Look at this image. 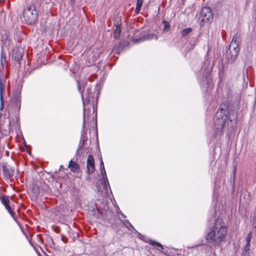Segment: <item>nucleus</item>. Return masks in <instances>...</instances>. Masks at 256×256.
<instances>
[{
  "mask_svg": "<svg viewBox=\"0 0 256 256\" xmlns=\"http://www.w3.org/2000/svg\"><path fill=\"white\" fill-rule=\"evenodd\" d=\"M227 234V228L220 218H217L214 226L206 236V242L218 246L224 240Z\"/></svg>",
  "mask_w": 256,
  "mask_h": 256,
  "instance_id": "1",
  "label": "nucleus"
},
{
  "mask_svg": "<svg viewBox=\"0 0 256 256\" xmlns=\"http://www.w3.org/2000/svg\"><path fill=\"white\" fill-rule=\"evenodd\" d=\"M40 3L36 2L28 6L23 10V16L27 24H34L38 20Z\"/></svg>",
  "mask_w": 256,
  "mask_h": 256,
  "instance_id": "2",
  "label": "nucleus"
},
{
  "mask_svg": "<svg viewBox=\"0 0 256 256\" xmlns=\"http://www.w3.org/2000/svg\"><path fill=\"white\" fill-rule=\"evenodd\" d=\"M239 39L238 34H234L226 50V60L228 64L234 63L238 56L240 52Z\"/></svg>",
  "mask_w": 256,
  "mask_h": 256,
  "instance_id": "3",
  "label": "nucleus"
},
{
  "mask_svg": "<svg viewBox=\"0 0 256 256\" xmlns=\"http://www.w3.org/2000/svg\"><path fill=\"white\" fill-rule=\"evenodd\" d=\"M227 116L221 112H218L214 119L215 128L216 130V134L220 136L222 133L223 128L226 124Z\"/></svg>",
  "mask_w": 256,
  "mask_h": 256,
  "instance_id": "4",
  "label": "nucleus"
},
{
  "mask_svg": "<svg viewBox=\"0 0 256 256\" xmlns=\"http://www.w3.org/2000/svg\"><path fill=\"white\" fill-rule=\"evenodd\" d=\"M201 22H211L214 18L212 10L209 7L202 8L200 12Z\"/></svg>",
  "mask_w": 256,
  "mask_h": 256,
  "instance_id": "5",
  "label": "nucleus"
},
{
  "mask_svg": "<svg viewBox=\"0 0 256 256\" xmlns=\"http://www.w3.org/2000/svg\"><path fill=\"white\" fill-rule=\"evenodd\" d=\"M2 168L4 177L7 178L13 176L14 174V168L8 164L7 163L3 164Z\"/></svg>",
  "mask_w": 256,
  "mask_h": 256,
  "instance_id": "6",
  "label": "nucleus"
},
{
  "mask_svg": "<svg viewBox=\"0 0 256 256\" xmlns=\"http://www.w3.org/2000/svg\"><path fill=\"white\" fill-rule=\"evenodd\" d=\"M100 170H101V174H102V178L103 180L102 183L104 184V187L106 190H107L108 187L110 188V184H109V182H108V178L106 176V170L104 168V164L102 159H101V160H100Z\"/></svg>",
  "mask_w": 256,
  "mask_h": 256,
  "instance_id": "7",
  "label": "nucleus"
},
{
  "mask_svg": "<svg viewBox=\"0 0 256 256\" xmlns=\"http://www.w3.org/2000/svg\"><path fill=\"white\" fill-rule=\"evenodd\" d=\"M78 89L82 94V98L83 100L84 105V106L86 104V102H90V98L91 96H92V89L90 88L87 89V93L86 94H87L88 96H86V100H84L83 90L82 88V86L80 85L79 82H78Z\"/></svg>",
  "mask_w": 256,
  "mask_h": 256,
  "instance_id": "8",
  "label": "nucleus"
},
{
  "mask_svg": "<svg viewBox=\"0 0 256 256\" xmlns=\"http://www.w3.org/2000/svg\"><path fill=\"white\" fill-rule=\"evenodd\" d=\"M94 170V162L93 158L89 155L87 160V170L88 173L92 174Z\"/></svg>",
  "mask_w": 256,
  "mask_h": 256,
  "instance_id": "9",
  "label": "nucleus"
},
{
  "mask_svg": "<svg viewBox=\"0 0 256 256\" xmlns=\"http://www.w3.org/2000/svg\"><path fill=\"white\" fill-rule=\"evenodd\" d=\"M23 56L22 50H16L14 51V53L12 55V58H14V60L17 62H20L21 59L22 58Z\"/></svg>",
  "mask_w": 256,
  "mask_h": 256,
  "instance_id": "10",
  "label": "nucleus"
},
{
  "mask_svg": "<svg viewBox=\"0 0 256 256\" xmlns=\"http://www.w3.org/2000/svg\"><path fill=\"white\" fill-rule=\"evenodd\" d=\"M151 39L157 40L158 36L156 34H148L146 36H144L138 39H136V42H142L146 40H151Z\"/></svg>",
  "mask_w": 256,
  "mask_h": 256,
  "instance_id": "11",
  "label": "nucleus"
},
{
  "mask_svg": "<svg viewBox=\"0 0 256 256\" xmlns=\"http://www.w3.org/2000/svg\"><path fill=\"white\" fill-rule=\"evenodd\" d=\"M68 168L72 172H78L80 169L78 164L77 163L73 162L72 160H71L69 162Z\"/></svg>",
  "mask_w": 256,
  "mask_h": 256,
  "instance_id": "12",
  "label": "nucleus"
},
{
  "mask_svg": "<svg viewBox=\"0 0 256 256\" xmlns=\"http://www.w3.org/2000/svg\"><path fill=\"white\" fill-rule=\"evenodd\" d=\"M150 244L154 246H156L157 248V249L161 252L164 249V246L161 244L156 242L153 240H150L148 242Z\"/></svg>",
  "mask_w": 256,
  "mask_h": 256,
  "instance_id": "13",
  "label": "nucleus"
},
{
  "mask_svg": "<svg viewBox=\"0 0 256 256\" xmlns=\"http://www.w3.org/2000/svg\"><path fill=\"white\" fill-rule=\"evenodd\" d=\"M144 0H137L136 6L135 9V13L138 14L141 9Z\"/></svg>",
  "mask_w": 256,
  "mask_h": 256,
  "instance_id": "14",
  "label": "nucleus"
},
{
  "mask_svg": "<svg viewBox=\"0 0 256 256\" xmlns=\"http://www.w3.org/2000/svg\"><path fill=\"white\" fill-rule=\"evenodd\" d=\"M120 28L119 26H116V29L114 30V38L116 39L118 38L120 34Z\"/></svg>",
  "mask_w": 256,
  "mask_h": 256,
  "instance_id": "15",
  "label": "nucleus"
},
{
  "mask_svg": "<svg viewBox=\"0 0 256 256\" xmlns=\"http://www.w3.org/2000/svg\"><path fill=\"white\" fill-rule=\"evenodd\" d=\"M192 30V28H186L182 31V36L183 37L187 36L189 34Z\"/></svg>",
  "mask_w": 256,
  "mask_h": 256,
  "instance_id": "16",
  "label": "nucleus"
},
{
  "mask_svg": "<svg viewBox=\"0 0 256 256\" xmlns=\"http://www.w3.org/2000/svg\"><path fill=\"white\" fill-rule=\"evenodd\" d=\"M13 99L18 102H19L20 100V92L18 90L13 92Z\"/></svg>",
  "mask_w": 256,
  "mask_h": 256,
  "instance_id": "17",
  "label": "nucleus"
},
{
  "mask_svg": "<svg viewBox=\"0 0 256 256\" xmlns=\"http://www.w3.org/2000/svg\"><path fill=\"white\" fill-rule=\"evenodd\" d=\"M0 200H1L2 204H4V206L8 204L10 202V200H9L8 196H7L5 195L2 196Z\"/></svg>",
  "mask_w": 256,
  "mask_h": 256,
  "instance_id": "18",
  "label": "nucleus"
},
{
  "mask_svg": "<svg viewBox=\"0 0 256 256\" xmlns=\"http://www.w3.org/2000/svg\"><path fill=\"white\" fill-rule=\"evenodd\" d=\"M162 24H164L163 30L164 32H168L170 29V24L168 21L163 20Z\"/></svg>",
  "mask_w": 256,
  "mask_h": 256,
  "instance_id": "19",
  "label": "nucleus"
},
{
  "mask_svg": "<svg viewBox=\"0 0 256 256\" xmlns=\"http://www.w3.org/2000/svg\"><path fill=\"white\" fill-rule=\"evenodd\" d=\"M252 236V232H249L246 237V244H250Z\"/></svg>",
  "mask_w": 256,
  "mask_h": 256,
  "instance_id": "20",
  "label": "nucleus"
},
{
  "mask_svg": "<svg viewBox=\"0 0 256 256\" xmlns=\"http://www.w3.org/2000/svg\"><path fill=\"white\" fill-rule=\"evenodd\" d=\"M4 206H5L7 210L8 211V212L12 216H14V212L12 210L10 205L8 204L5 205Z\"/></svg>",
  "mask_w": 256,
  "mask_h": 256,
  "instance_id": "21",
  "label": "nucleus"
},
{
  "mask_svg": "<svg viewBox=\"0 0 256 256\" xmlns=\"http://www.w3.org/2000/svg\"><path fill=\"white\" fill-rule=\"evenodd\" d=\"M5 86L2 84L1 78H0V94H2V92L4 90Z\"/></svg>",
  "mask_w": 256,
  "mask_h": 256,
  "instance_id": "22",
  "label": "nucleus"
},
{
  "mask_svg": "<svg viewBox=\"0 0 256 256\" xmlns=\"http://www.w3.org/2000/svg\"><path fill=\"white\" fill-rule=\"evenodd\" d=\"M250 250V244H246L244 248V252H248Z\"/></svg>",
  "mask_w": 256,
  "mask_h": 256,
  "instance_id": "23",
  "label": "nucleus"
},
{
  "mask_svg": "<svg viewBox=\"0 0 256 256\" xmlns=\"http://www.w3.org/2000/svg\"><path fill=\"white\" fill-rule=\"evenodd\" d=\"M229 118L230 119L231 122H232V120H234L235 119H236V117L234 115V112H232V114H230Z\"/></svg>",
  "mask_w": 256,
  "mask_h": 256,
  "instance_id": "24",
  "label": "nucleus"
},
{
  "mask_svg": "<svg viewBox=\"0 0 256 256\" xmlns=\"http://www.w3.org/2000/svg\"><path fill=\"white\" fill-rule=\"evenodd\" d=\"M0 110H2L4 108V100H3V98H2V94H1V96H0Z\"/></svg>",
  "mask_w": 256,
  "mask_h": 256,
  "instance_id": "25",
  "label": "nucleus"
},
{
  "mask_svg": "<svg viewBox=\"0 0 256 256\" xmlns=\"http://www.w3.org/2000/svg\"><path fill=\"white\" fill-rule=\"evenodd\" d=\"M88 140L86 139V140L85 139V137L84 136H82V138H81V141H82V144H87L88 143Z\"/></svg>",
  "mask_w": 256,
  "mask_h": 256,
  "instance_id": "26",
  "label": "nucleus"
},
{
  "mask_svg": "<svg viewBox=\"0 0 256 256\" xmlns=\"http://www.w3.org/2000/svg\"><path fill=\"white\" fill-rule=\"evenodd\" d=\"M211 69H212V66L208 68V71L206 72V78H207L210 76V70Z\"/></svg>",
  "mask_w": 256,
  "mask_h": 256,
  "instance_id": "27",
  "label": "nucleus"
},
{
  "mask_svg": "<svg viewBox=\"0 0 256 256\" xmlns=\"http://www.w3.org/2000/svg\"><path fill=\"white\" fill-rule=\"evenodd\" d=\"M126 222L127 224H129V226L133 229L134 230H136L134 229V227L129 222L128 220H126Z\"/></svg>",
  "mask_w": 256,
  "mask_h": 256,
  "instance_id": "28",
  "label": "nucleus"
},
{
  "mask_svg": "<svg viewBox=\"0 0 256 256\" xmlns=\"http://www.w3.org/2000/svg\"><path fill=\"white\" fill-rule=\"evenodd\" d=\"M95 142L96 144H97L98 143V136L96 135V140H95V142Z\"/></svg>",
  "mask_w": 256,
  "mask_h": 256,
  "instance_id": "29",
  "label": "nucleus"
},
{
  "mask_svg": "<svg viewBox=\"0 0 256 256\" xmlns=\"http://www.w3.org/2000/svg\"><path fill=\"white\" fill-rule=\"evenodd\" d=\"M205 64H208V65H210V62L208 60H206L204 62Z\"/></svg>",
  "mask_w": 256,
  "mask_h": 256,
  "instance_id": "30",
  "label": "nucleus"
},
{
  "mask_svg": "<svg viewBox=\"0 0 256 256\" xmlns=\"http://www.w3.org/2000/svg\"><path fill=\"white\" fill-rule=\"evenodd\" d=\"M63 168V166L62 165L60 166L58 172H60L62 170Z\"/></svg>",
  "mask_w": 256,
  "mask_h": 256,
  "instance_id": "31",
  "label": "nucleus"
},
{
  "mask_svg": "<svg viewBox=\"0 0 256 256\" xmlns=\"http://www.w3.org/2000/svg\"><path fill=\"white\" fill-rule=\"evenodd\" d=\"M24 146V148H26L27 150L28 149V145H26V144H24V145H23Z\"/></svg>",
  "mask_w": 256,
  "mask_h": 256,
  "instance_id": "32",
  "label": "nucleus"
},
{
  "mask_svg": "<svg viewBox=\"0 0 256 256\" xmlns=\"http://www.w3.org/2000/svg\"><path fill=\"white\" fill-rule=\"evenodd\" d=\"M82 145H81V146H80V148H78V150H79L80 148H82ZM78 150H77V152H78Z\"/></svg>",
  "mask_w": 256,
  "mask_h": 256,
  "instance_id": "33",
  "label": "nucleus"
},
{
  "mask_svg": "<svg viewBox=\"0 0 256 256\" xmlns=\"http://www.w3.org/2000/svg\"><path fill=\"white\" fill-rule=\"evenodd\" d=\"M58 173V172H56V174L55 175L56 176H57Z\"/></svg>",
  "mask_w": 256,
  "mask_h": 256,
  "instance_id": "34",
  "label": "nucleus"
},
{
  "mask_svg": "<svg viewBox=\"0 0 256 256\" xmlns=\"http://www.w3.org/2000/svg\"><path fill=\"white\" fill-rule=\"evenodd\" d=\"M122 214V216L124 218H125V217H126V216H125L123 214Z\"/></svg>",
  "mask_w": 256,
  "mask_h": 256,
  "instance_id": "35",
  "label": "nucleus"
},
{
  "mask_svg": "<svg viewBox=\"0 0 256 256\" xmlns=\"http://www.w3.org/2000/svg\"><path fill=\"white\" fill-rule=\"evenodd\" d=\"M90 143H92V140H90Z\"/></svg>",
  "mask_w": 256,
  "mask_h": 256,
  "instance_id": "36",
  "label": "nucleus"
},
{
  "mask_svg": "<svg viewBox=\"0 0 256 256\" xmlns=\"http://www.w3.org/2000/svg\"><path fill=\"white\" fill-rule=\"evenodd\" d=\"M24 144H26L24 140Z\"/></svg>",
  "mask_w": 256,
  "mask_h": 256,
  "instance_id": "37",
  "label": "nucleus"
}]
</instances>
